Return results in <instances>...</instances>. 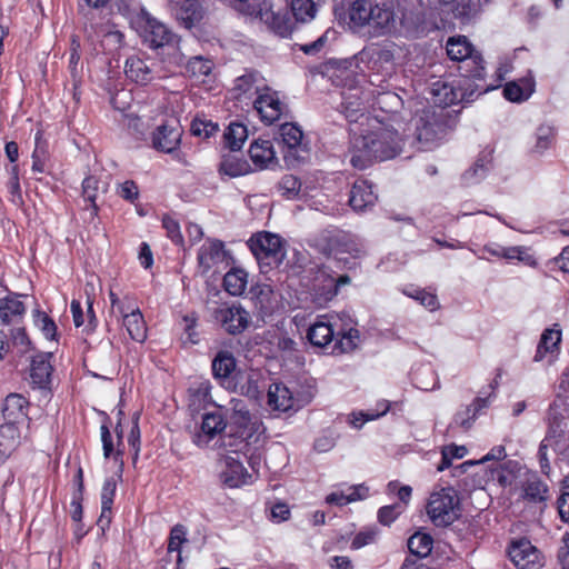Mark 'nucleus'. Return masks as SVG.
<instances>
[{
	"mask_svg": "<svg viewBox=\"0 0 569 569\" xmlns=\"http://www.w3.org/2000/svg\"><path fill=\"white\" fill-rule=\"evenodd\" d=\"M291 12L297 22H309L316 17L317 4L312 0H292Z\"/></svg>",
	"mask_w": 569,
	"mask_h": 569,
	"instance_id": "46",
	"label": "nucleus"
},
{
	"mask_svg": "<svg viewBox=\"0 0 569 569\" xmlns=\"http://www.w3.org/2000/svg\"><path fill=\"white\" fill-rule=\"evenodd\" d=\"M390 406L389 402L382 400L377 403L376 409H369L367 411L352 412L349 415V423L356 428L360 429L366 422L376 420L382 416H385Z\"/></svg>",
	"mask_w": 569,
	"mask_h": 569,
	"instance_id": "38",
	"label": "nucleus"
},
{
	"mask_svg": "<svg viewBox=\"0 0 569 569\" xmlns=\"http://www.w3.org/2000/svg\"><path fill=\"white\" fill-rule=\"evenodd\" d=\"M236 369V359L228 350H221L212 360V373L217 379L229 378Z\"/></svg>",
	"mask_w": 569,
	"mask_h": 569,
	"instance_id": "40",
	"label": "nucleus"
},
{
	"mask_svg": "<svg viewBox=\"0 0 569 569\" xmlns=\"http://www.w3.org/2000/svg\"><path fill=\"white\" fill-rule=\"evenodd\" d=\"M311 146L302 129L297 123L287 122V168L308 162Z\"/></svg>",
	"mask_w": 569,
	"mask_h": 569,
	"instance_id": "11",
	"label": "nucleus"
},
{
	"mask_svg": "<svg viewBox=\"0 0 569 569\" xmlns=\"http://www.w3.org/2000/svg\"><path fill=\"white\" fill-rule=\"evenodd\" d=\"M400 22H401L402 28L406 30V32L411 36H418L420 33H425L428 29L426 26L425 18L420 12L403 13Z\"/></svg>",
	"mask_w": 569,
	"mask_h": 569,
	"instance_id": "51",
	"label": "nucleus"
},
{
	"mask_svg": "<svg viewBox=\"0 0 569 569\" xmlns=\"http://www.w3.org/2000/svg\"><path fill=\"white\" fill-rule=\"evenodd\" d=\"M373 106H378L381 110L388 113H392L402 106V100L395 92H378L377 97L375 98Z\"/></svg>",
	"mask_w": 569,
	"mask_h": 569,
	"instance_id": "53",
	"label": "nucleus"
},
{
	"mask_svg": "<svg viewBox=\"0 0 569 569\" xmlns=\"http://www.w3.org/2000/svg\"><path fill=\"white\" fill-rule=\"evenodd\" d=\"M223 138L226 147L231 151H238L248 138L247 127L240 122H231L224 131Z\"/></svg>",
	"mask_w": 569,
	"mask_h": 569,
	"instance_id": "43",
	"label": "nucleus"
},
{
	"mask_svg": "<svg viewBox=\"0 0 569 569\" xmlns=\"http://www.w3.org/2000/svg\"><path fill=\"white\" fill-rule=\"evenodd\" d=\"M190 405L194 408L204 406L210 400V385L200 382L189 389Z\"/></svg>",
	"mask_w": 569,
	"mask_h": 569,
	"instance_id": "56",
	"label": "nucleus"
},
{
	"mask_svg": "<svg viewBox=\"0 0 569 569\" xmlns=\"http://www.w3.org/2000/svg\"><path fill=\"white\" fill-rule=\"evenodd\" d=\"M116 488L117 482L113 478L106 479L101 490V515L98 519V526H100L102 530H104V528L108 527L111 521V508Z\"/></svg>",
	"mask_w": 569,
	"mask_h": 569,
	"instance_id": "32",
	"label": "nucleus"
},
{
	"mask_svg": "<svg viewBox=\"0 0 569 569\" xmlns=\"http://www.w3.org/2000/svg\"><path fill=\"white\" fill-rule=\"evenodd\" d=\"M469 79L463 77L462 80L458 81L457 86L442 83L435 87L432 89L435 103L439 104L438 107L445 108L457 102L471 100L476 91H479V94H481L496 88V86L480 83H476L475 88H472Z\"/></svg>",
	"mask_w": 569,
	"mask_h": 569,
	"instance_id": "8",
	"label": "nucleus"
},
{
	"mask_svg": "<svg viewBox=\"0 0 569 569\" xmlns=\"http://www.w3.org/2000/svg\"><path fill=\"white\" fill-rule=\"evenodd\" d=\"M162 226L167 230V234L172 240V242H174L176 244L183 243V237L180 231V226L176 219H173L170 216H164L162 218Z\"/></svg>",
	"mask_w": 569,
	"mask_h": 569,
	"instance_id": "60",
	"label": "nucleus"
},
{
	"mask_svg": "<svg viewBox=\"0 0 569 569\" xmlns=\"http://www.w3.org/2000/svg\"><path fill=\"white\" fill-rule=\"evenodd\" d=\"M362 54L372 63V68H382L390 70L395 59V44H372L362 51Z\"/></svg>",
	"mask_w": 569,
	"mask_h": 569,
	"instance_id": "26",
	"label": "nucleus"
},
{
	"mask_svg": "<svg viewBox=\"0 0 569 569\" xmlns=\"http://www.w3.org/2000/svg\"><path fill=\"white\" fill-rule=\"evenodd\" d=\"M369 490L363 485L348 488V492L335 491L326 497V502L336 506H346L349 502L367 498Z\"/></svg>",
	"mask_w": 569,
	"mask_h": 569,
	"instance_id": "36",
	"label": "nucleus"
},
{
	"mask_svg": "<svg viewBox=\"0 0 569 569\" xmlns=\"http://www.w3.org/2000/svg\"><path fill=\"white\" fill-rule=\"evenodd\" d=\"M315 397V383L312 379L303 378L290 388L287 387V416L303 408Z\"/></svg>",
	"mask_w": 569,
	"mask_h": 569,
	"instance_id": "17",
	"label": "nucleus"
},
{
	"mask_svg": "<svg viewBox=\"0 0 569 569\" xmlns=\"http://www.w3.org/2000/svg\"><path fill=\"white\" fill-rule=\"evenodd\" d=\"M335 325L327 315L318 317V320L308 329L309 342L318 348H329L331 353L353 351L360 341L359 331L350 328L336 332Z\"/></svg>",
	"mask_w": 569,
	"mask_h": 569,
	"instance_id": "3",
	"label": "nucleus"
},
{
	"mask_svg": "<svg viewBox=\"0 0 569 569\" xmlns=\"http://www.w3.org/2000/svg\"><path fill=\"white\" fill-rule=\"evenodd\" d=\"M219 478L221 482L229 488H238L247 483V470L239 460V452L237 449L230 450V455H223L219 461Z\"/></svg>",
	"mask_w": 569,
	"mask_h": 569,
	"instance_id": "12",
	"label": "nucleus"
},
{
	"mask_svg": "<svg viewBox=\"0 0 569 569\" xmlns=\"http://www.w3.org/2000/svg\"><path fill=\"white\" fill-rule=\"evenodd\" d=\"M548 487L537 477L527 480L523 486V497L532 502H540L546 500Z\"/></svg>",
	"mask_w": 569,
	"mask_h": 569,
	"instance_id": "48",
	"label": "nucleus"
},
{
	"mask_svg": "<svg viewBox=\"0 0 569 569\" xmlns=\"http://www.w3.org/2000/svg\"><path fill=\"white\" fill-rule=\"evenodd\" d=\"M50 353H39L32 358L30 378L33 385L44 389L49 386L52 366L49 362Z\"/></svg>",
	"mask_w": 569,
	"mask_h": 569,
	"instance_id": "29",
	"label": "nucleus"
},
{
	"mask_svg": "<svg viewBox=\"0 0 569 569\" xmlns=\"http://www.w3.org/2000/svg\"><path fill=\"white\" fill-rule=\"evenodd\" d=\"M508 261L518 260L526 266L537 267L538 262L535 256L529 252V249L523 246L505 247L503 258Z\"/></svg>",
	"mask_w": 569,
	"mask_h": 569,
	"instance_id": "52",
	"label": "nucleus"
},
{
	"mask_svg": "<svg viewBox=\"0 0 569 569\" xmlns=\"http://www.w3.org/2000/svg\"><path fill=\"white\" fill-rule=\"evenodd\" d=\"M214 318L231 335L241 333L249 325V315L240 307L218 308Z\"/></svg>",
	"mask_w": 569,
	"mask_h": 569,
	"instance_id": "18",
	"label": "nucleus"
},
{
	"mask_svg": "<svg viewBox=\"0 0 569 569\" xmlns=\"http://www.w3.org/2000/svg\"><path fill=\"white\" fill-rule=\"evenodd\" d=\"M377 536V531L369 529L365 531L358 532L351 541L352 549H360L367 545H370L375 541Z\"/></svg>",
	"mask_w": 569,
	"mask_h": 569,
	"instance_id": "63",
	"label": "nucleus"
},
{
	"mask_svg": "<svg viewBox=\"0 0 569 569\" xmlns=\"http://www.w3.org/2000/svg\"><path fill=\"white\" fill-rule=\"evenodd\" d=\"M19 442L20 433L17 426H0V463L8 459V457L17 449Z\"/></svg>",
	"mask_w": 569,
	"mask_h": 569,
	"instance_id": "33",
	"label": "nucleus"
},
{
	"mask_svg": "<svg viewBox=\"0 0 569 569\" xmlns=\"http://www.w3.org/2000/svg\"><path fill=\"white\" fill-rule=\"evenodd\" d=\"M239 393L258 403L262 400V386L260 383V373L250 371L239 383Z\"/></svg>",
	"mask_w": 569,
	"mask_h": 569,
	"instance_id": "41",
	"label": "nucleus"
},
{
	"mask_svg": "<svg viewBox=\"0 0 569 569\" xmlns=\"http://www.w3.org/2000/svg\"><path fill=\"white\" fill-rule=\"evenodd\" d=\"M254 109L267 123L278 120L281 114V102L271 93H261L253 102Z\"/></svg>",
	"mask_w": 569,
	"mask_h": 569,
	"instance_id": "30",
	"label": "nucleus"
},
{
	"mask_svg": "<svg viewBox=\"0 0 569 569\" xmlns=\"http://www.w3.org/2000/svg\"><path fill=\"white\" fill-rule=\"evenodd\" d=\"M350 22L357 28H366L370 37H382L396 31L397 14L392 2L372 3L370 0H356L349 7Z\"/></svg>",
	"mask_w": 569,
	"mask_h": 569,
	"instance_id": "2",
	"label": "nucleus"
},
{
	"mask_svg": "<svg viewBox=\"0 0 569 569\" xmlns=\"http://www.w3.org/2000/svg\"><path fill=\"white\" fill-rule=\"evenodd\" d=\"M535 78L528 74L519 80L509 81L505 84L503 97L511 102L528 100L535 92Z\"/></svg>",
	"mask_w": 569,
	"mask_h": 569,
	"instance_id": "24",
	"label": "nucleus"
},
{
	"mask_svg": "<svg viewBox=\"0 0 569 569\" xmlns=\"http://www.w3.org/2000/svg\"><path fill=\"white\" fill-rule=\"evenodd\" d=\"M448 113L445 108L429 107L413 118L416 138L425 150L431 149L446 134Z\"/></svg>",
	"mask_w": 569,
	"mask_h": 569,
	"instance_id": "5",
	"label": "nucleus"
},
{
	"mask_svg": "<svg viewBox=\"0 0 569 569\" xmlns=\"http://www.w3.org/2000/svg\"><path fill=\"white\" fill-rule=\"evenodd\" d=\"M191 132L193 136L202 137L204 139L210 138L214 133L218 132L219 127L217 123L212 122L211 120L206 119H193L191 122Z\"/></svg>",
	"mask_w": 569,
	"mask_h": 569,
	"instance_id": "58",
	"label": "nucleus"
},
{
	"mask_svg": "<svg viewBox=\"0 0 569 569\" xmlns=\"http://www.w3.org/2000/svg\"><path fill=\"white\" fill-rule=\"evenodd\" d=\"M510 560L518 569H540L542 557L539 550L526 538L513 540L508 549Z\"/></svg>",
	"mask_w": 569,
	"mask_h": 569,
	"instance_id": "13",
	"label": "nucleus"
},
{
	"mask_svg": "<svg viewBox=\"0 0 569 569\" xmlns=\"http://www.w3.org/2000/svg\"><path fill=\"white\" fill-rule=\"evenodd\" d=\"M365 101H368V96L359 88H350L342 92L341 108L349 122H359L360 127H365L367 119H371L365 114Z\"/></svg>",
	"mask_w": 569,
	"mask_h": 569,
	"instance_id": "15",
	"label": "nucleus"
},
{
	"mask_svg": "<svg viewBox=\"0 0 569 569\" xmlns=\"http://www.w3.org/2000/svg\"><path fill=\"white\" fill-rule=\"evenodd\" d=\"M433 540L431 536L422 532H416L408 540V549L419 558L427 557L432 550Z\"/></svg>",
	"mask_w": 569,
	"mask_h": 569,
	"instance_id": "45",
	"label": "nucleus"
},
{
	"mask_svg": "<svg viewBox=\"0 0 569 569\" xmlns=\"http://www.w3.org/2000/svg\"><path fill=\"white\" fill-rule=\"evenodd\" d=\"M157 68L158 63L154 60L133 54L126 60L124 73L132 82L146 86L157 78Z\"/></svg>",
	"mask_w": 569,
	"mask_h": 569,
	"instance_id": "14",
	"label": "nucleus"
},
{
	"mask_svg": "<svg viewBox=\"0 0 569 569\" xmlns=\"http://www.w3.org/2000/svg\"><path fill=\"white\" fill-rule=\"evenodd\" d=\"M568 408L562 403H552L548 411V432L546 436L562 441L569 426Z\"/></svg>",
	"mask_w": 569,
	"mask_h": 569,
	"instance_id": "23",
	"label": "nucleus"
},
{
	"mask_svg": "<svg viewBox=\"0 0 569 569\" xmlns=\"http://www.w3.org/2000/svg\"><path fill=\"white\" fill-rule=\"evenodd\" d=\"M139 33L144 44L151 49L170 46L176 40V34L162 22L152 18L146 11L138 17Z\"/></svg>",
	"mask_w": 569,
	"mask_h": 569,
	"instance_id": "10",
	"label": "nucleus"
},
{
	"mask_svg": "<svg viewBox=\"0 0 569 569\" xmlns=\"http://www.w3.org/2000/svg\"><path fill=\"white\" fill-rule=\"evenodd\" d=\"M248 283V273L243 269L233 268L223 278V287L231 296H240Z\"/></svg>",
	"mask_w": 569,
	"mask_h": 569,
	"instance_id": "39",
	"label": "nucleus"
},
{
	"mask_svg": "<svg viewBox=\"0 0 569 569\" xmlns=\"http://www.w3.org/2000/svg\"><path fill=\"white\" fill-rule=\"evenodd\" d=\"M405 510L400 503L383 506L378 510V520L383 526L391 525Z\"/></svg>",
	"mask_w": 569,
	"mask_h": 569,
	"instance_id": "59",
	"label": "nucleus"
},
{
	"mask_svg": "<svg viewBox=\"0 0 569 569\" xmlns=\"http://www.w3.org/2000/svg\"><path fill=\"white\" fill-rule=\"evenodd\" d=\"M366 128H352L350 146L347 152L350 164L365 170L373 161H385L397 157L403 146V138L390 124L367 119Z\"/></svg>",
	"mask_w": 569,
	"mask_h": 569,
	"instance_id": "1",
	"label": "nucleus"
},
{
	"mask_svg": "<svg viewBox=\"0 0 569 569\" xmlns=\"http://www.w3.org/2000/svg\"><path fill=\"white\" fill-rule=\"evenodd\" d=\"M561 342V330L558 328L546 329L538 343L533 361L540 362L547 360L549 365L553 363Z\"/></svg>",
	"mask_w": 569,
	"mask_h": 569,
	"instance_id": "19",
	"label": "nucleus"
},
{
	"mask_svg": "<svg viewBox=\"0 0 569 569\" xmlns=\"http://www.w3.org/2000/svg\"><path fill=\"white\" fill-rule=\"evenodd\" d=\"M248 247L253 253L262 273H269L277 270L274 274H280L279 270L284 258L282 239L280 236L271 232H258L248 240Z\"/></svg>",
	"mask_w": 569,
	"mask_h": 569,
	"instance_id": "4",
	"label": "nucleus"
},
{
	"mask_svg": "<svg viewBox=\"0 0 569 569\" xmlns=\"http://www.w3.org/2000/svg\"><path fill=\"white\" fill-rule=\"evenodd\" d=\"M553 139V128L550 126H540L536 132V143L533 146V151L537 153L545 152L547 149L550 148Z\"/></svg>",
	"mask_w": 569,
	"mask_h": 569,
	"instance_id": "54",
	"label": "nucleus"
},
{
	"mask_svg": "<svg viewBox=\"0 0 569 569\" xmlns=\"http://www.w3.org/2000/svg\"><path fill=\"white\" fill-rule=\"evenodd\" d=\"M447 54L453 61L466 62L467 67L472 64L471 69H466L463 77L482 81L485 76L483 61L480 54L473 52V48L468 39L463 36L451 37L448 39Z\"/></svg>",
	"mask_w": 569,
	"mask_h": 569,
	"instance_id": "7",
	"label": "nucleus"
},
{
	"mask_svg": "<svg viewBox=\"0 0 569 569\" xmlns=\"http://www.w3.org/2000/svg\"><path fill=\"white\" fill-rule=\"evenodd\" d=\"M226 420L219 412L206 413L202 417L200 430L194 435L193 441L198 447H206L226 429Z\"/></svg>",
	"mask_w": 569,
	"mask_h": 569,
	"instance_id": "20",
	"label": "nucleus"
},
{
	"mask_svg": "<svg viewBox=\"0 0 569 569\" xmlns=\"http://www.w3.org/2000/svg\"><path fill=\"white\" fill-rule=\"evenodd\" d=\"M171 9L180 23L191 29L204 17V9L201 0H169Z\"/></svg>",
	"mask_w": 569,
	"mask_h": 569,
	"instance_id": "16",
	"label": "nucleus"
},
{
	"mask_svg": "<svg viewBox=\"0 0 569 569\" xmlns=\"http://www.w3.org/2000/svg\"><path fill=\"white\" fill-rule=\"evenodd\" d=\"M99 191V180L93 177H87L82 181V197L84 201L90 202V217L94 218L98 214V206L96 203V199Z\"/></svg>",
	"mask_w": 569,
	"mask_h": 569,
	"instance_id": "49",
	"label": "nucleus"
},
{
	"mask_svg": "<svg viewBox=\"0 0 569 569\" xmlns=\"http://www.w3.org/2000/svg\"><path fill=\"white\" fill-rule=\"evenodd\" d=\"M273 0H234L236 8L248 16H260V19L268 24L280 37L284 34V13L281 8L274 9Z\"/></svg>",
	"mask_w": 569,
	"mask_h": 569,
	"instance_id": "9",
	"label": "nucleus"
},
{
	"mask_svg": "<svg viewBox=\"0 0 569 569\" xmlns=\"http://www.w3.org/2000/svg\"><path fill=\"white\" fill-rule=\"evenodd\" d=\"M487 171H488L487 164H485L483 162L477 161L475 163V166L465 173L463 177L467 182L473 183V182H478L479 180H481L486 176Z\"/></svg>",
	"mask_w": 569,
	"mask_h": 569,
	"instance_id": "64",
	"label": "nucleus"
},
{
	"mask_svg": "<svg viewBox=\"0 0 569 569\" xmlns=\"http://www.w3.org/2000/svg\"><path fill=\"white\" fill-rule=\"evenodd\" d=\"M27 400L19 393H10L7 396L2 407V416L6 422L3 425H13L23 420L27 416Z\"/></svg>",
	"mask_w": 569,
	"mask_h": 569,
	"instance_id": "28",
	"label": "nucleus"
},
{
	"mask_svg": "<svg viewBox=\"0 0 569 569\" xmlns=\"http://www.w3.org/2000/svg\"><path fill=\"white\" fill-rule=\"evenodd\" d=\"M250 159L259 169L270 168L271 164H277L276 152L273 144L270 140H256L249 149Z\"/></svg>",
	"mask_w": 569,
	"mask_h": 569,
	"instance_id": "27",
	"label": "nucleus"
},
{
	"mask_svg": "<svg viewBox=\"0 0 569 569\" xmlns=\"http://www.w3.org/2000/svg\"><path fill=\"white\" fill-rule=\"evenodd\" d=\"M181 130L178 126L163 123L152 134V146L158 151L170 153L180 144Z\"/></svg>",
	"mask_w": 569,
	"mask_h": 569,
	"instance_id": "21",
	"label": "nucleus"
},
{
	"mask_svg": "<svg viewBox=\"0 0 569 569\" xmlns=\"http://www.w3.org/2000/svg\"><path fill=\"white\" fill-rule=\"evenodd\" d=\"M459 511V498L452 488H441L430 495L427 513L435 526L447 527L453 523Z\"/></svg>",
	"mask_w": 569,
	"mask_h": 569,
	"instance_id": "6",
	"label": "nucleus"
},
{
	"mask_svg": "<svg viewBox=\"0 0 569 569\" xmlns=\"http://www.w3.org/2000/svg\"><path fill=\"white\" fill-rule=\"evenodd\" d=\"M349 282L350 278L347 274L339 276L337 279L328 276L323 279V284L315 290L313 301L319 306L327 303L337 296L340 286Z\"/></svg>",
	"mask_w": 569,
	"mask_h": 569,
	"instance_id": "31",
	"label": "nucleus"
},
{
	"mask_svg": "<svg viewBox=\"0 0 569 569\" xmlns=\"http://www.w3.org/2000/svg\"><path fill=\"white\" fill-rule=\"evenodd\" d=\"M123 326L132 340L140 343L146 340L147 326L143 316L138 308L130 309L129 315H126L124 317Z\"/></svg>",
	"mask_w": 569,
	"mask_h": 569,
	"instance_id": "35",
	"label": "nucleus"
},
{
	"mask_svg": "<svg viewBox=\"0 0 569 569\" xmlns=\"http://www.w3.org/2000/svg\"><path fill=\"white\" fill-rule=\"evenodd\" d=\"M118 194L130 202H133L139 197V188L132 180H127L119 186Z\"/></svg>",
	"mask_w": 569,
	"mask_h": 569,
	"instance_id": "62",
	"label": "nucleus"
},
{
	"mask_svg": "<svg viewBox=\"0 0 569 569\" xmlns=\"http://www.w3.org/2000/svg\"><path fill=\"white\" fill-rule=\"evenodd\" d=\"M284 391V386L281 381L269 383L266 395L264 410L272 417H279L284 411L281 398H284L281 392Z\"/></svg>",
	"mask_w": 569,
	"mask_h": 569,
	"instance_id": "37",
	"label": "nucleus"
},
{
	"mask_svg": "<svg viewBox=\"0 0 569 569\" xmlns=\"http://www.w3.org/2000/svg\"><path fill=\"white\" fill-rule=\"evenodd\" d=\"M476 419L477 415L472 411V407L466 406L455 415L449 425V430L466 432L472 427Z\"/></svg>",
	"mask_w": 569,
	"mask_h": 569,
	"instance_id": "50",
	"label": "nucleus"
},
{
	"mask_svg": "<svg viewBox=\"0 0 569 569\" xmlns=\"http://www.w3.org/2000/svg\"><path fill=\"white\" fill-rule=\"evenodd\" d=\"M186 536H187V529L182 525H176L170 531V537H169V542H168V551L169 552L178 551V565L182 560L180 549H181L182 543H184L187 541Z\"/></svg>",
	"mask_w": 569,
	"mask_h": 569,
	"instance_id": "55",
	"label": "nucleus"
},
{
	"mask_svg": "<svg viewBox=\"0 0 569 569\" xmlns=\"http://www.w3.org/2000/svg\"><path fill=\"white\" fill-rule=\"evenodd\" d=\"M219 172L230 178H237L251 172V167L247 160L238 157L237 154L227 153L222 156L219 164Z\"/></svg>",
	"mask_w": 569,
	"mask_h": 569,
	"instance_id": "34",
	"label": "nucleus"
},
{
	"mask_svg": "<svg viewBox=\"0 0 569 569\" xmlns=\"http://www.w3.org/2000/svg\"><path fill=\"white\" fill-rule=\"evenodd\" d=\"M224 258V246L220 240L206 241L198 251V263L202 273H207L212 267L222 262Z\"/></svg>",
	"mask_w": 569,
	"mask_h": 569,
	"instance_id": "22",
	"label": "nucleus"
},
{
	"mask_svg": "<svg viewBox=\"0 0 569 569\" xmlns=\"http://www.w3.org/2000/svg\"><path fill=\"white\" fill-rule=\"evenodd\" d=\"M259 74L257 72H249L241 77H238L234 81L233 90L237 92V98L251 97L252 94L259 93L260 87Z\"/></svg>",
	"mask_w": 569,
	"mask_h": 569,
	"instance_id": "44",
	"label": "nucleus"
},
{
	"mask_svg": "<svg viewBox=\"0 0 569 569\" xmlns=\"http://www.w3.org/2000/svg\"><path fill=\"white\" fill-rule=\"evenodd\" d=\"M406 295L420 301L422 306L429 310H436L438 308V299L435 295L427 292L422 289H415L413 292L406 291Z\"/></svg>",
	"mask_w": 569,
	"mask_h": 569,
	"instance_id": "61",
	"label": "nucleus"
},
{
	"mask_svg": "<svg viewBox=\"0 0 569 569\" xmlns=\"http://www.w3.org/2000/svg\"><path fill=\"white\" fill-rule=\"evenodd\" d=\"M26 308L17 296H8L0 299V322L9 325L14 317H20L24 313Z\"/></svg>",
	"mask_w": 569,
	"mask_h": 569,
	"instance_id": "42",
	"label": "nucleus"
},
{
	"mask_svg": "<svg viewBox=\"0 0 569 569\" xmlns=\"http://www.w3.org/2000/svg\"><path fill=\"white\" fill-rule=\"evenodd\" d=\"M468 450L465 446L450 445L446 446L441 451V463L438 467L439 471L449 468L452 459H461L467 455Z\"/></svg>",
	"mask_w": 569,
	"mask_h": 569,
	"instance_id": "57",
	"label": "nucleus"
},
{
	"mask_svg": "<svg viewBox=\"0 0 569 569\" xmlns=\"http://www.w3.org/2000/svg\"><path fill=\"white\" fill-rule=\"evenodd\" d=\"M551 448L556 452H561L563 449V443L559 439H552L551 437L546 436L538 450V457L540 461L541 471L545 475H548L550 471V465L548 459V449Z\"/></svg>",
	"mask_w": 569,
	"mask_h": 569,
	"instance_id": "47",
	"label": "nucleus"
},
{
	"mask_svg": "<svg viewBox=\"0 0 569 569\" xmlns=\"http://www.w3.org/2000/svg\"><path fill=\"white\" fill-rule=\"evenodd\" d=\"M377 196L366 180L356 181L350 192L349 203L355 211L361 212L375 204Z\"/></svg>",
	"mask_w": 569,
	"mask_h": 569,
	"instance_id": "25",
	"label": "nucleus"
}]
</instances>
